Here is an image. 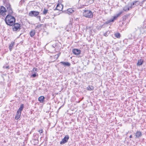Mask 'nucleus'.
I'll use <instances>...</instances> for the list:
<instances>
[{"label": "nucleus", "instance_id": "obj_1", "mask_svg": "<svg viewBox=\"0 0 146 146\" xmlns=\"http://www.w3.org/2000/svg\"><path fill=\"white\" fill-rule=\"evenodd\" d=\"M6 7L7 9V11L6 13H7L8 14L5 18H15L13 15V12L11 7L10 5L9 4H7Z\"/></svg>", "mask_w": 146, "mask_h": 146}, {"label": "nucleus", "instance_id": "obj_2", "mask_svg": "<svg viewBox=\"0 0 146 146\" xmlns=\"http://www.w3.org/2000/svg\"><path fill=\"white\" fill-rule=\"evenodd\" d=\"M139 27L136 26H135L133 27L132 29L133 33L132 35L131 34V36L129 37V39H134L137 36L138 34L137 32Z\"/></svg>", "mask_w": 146, "mask_h": 146}, {"label": "nucleus", "instance_id": "obj_3", "mask_svg": "<svg viewBox=\"0 0 146 146\" xmlns=\"http://www.w3.org/2000/svg\"><path fill=\"white\" fill-rule=\"evenodd\" d=\"M40 12L36 11H31L29 12V15L32 17H37L40 18V16H39Z\"/></svg>", "mask_w": 146, "mask_h": 146}, {"label": "nucleus", "instance_id": "obj_4", "mask_svg": "<svg viewBox=\"0 0 146 146\" xmlns=\"http://www.w3.org/2000/svg\"><path fill=\"white\" fill-rule=\"evenodd\" d=\"M4 21L7 25L11 26L14 24L15 19H4Z\"/></svg>", "mask_w": 146, "mask_h": 146}, {"label": "nucleus", "instance_id": "obj_5", "mask_svg": "<svg viewBox=\"0 0 146 146\" xmlns=\"http://www.w3.org/2000/svg\"><path fill=\"white\" fill-rule=\"evenodd\" d=\"M83 15L85 17L89 18H92L93 15L92 12L88 10L85 11Z\"/></svg>", "mask_w": 146, "mask_h": 146}, {"label": "nucleus", "instance_id": "obj_6", "mask_svg": "<svg viewBox=\"0 0 146 146\" xmlns=\"http://www.w3.org/2000/svg\"><path fill=\"white\" fill-rule=\"evenodd\" d=\"M13 31H19L21 29V25L18 23H15L13 26Z\"/></svg>", "mask_w": 146, "mask_h": 146}, {"label": "nucleus", "instance_id": "obj_7", "mask_svg": "<svg viewBox=\"0 0 146 146\" xmlns=\"http://www.w3.org/2000/svg\"><path fill=\"white\" fill-rule=\"evenodd\" d=\"M6 10L5 8L3 6H1L0 8V15H1L4 17L6 15L5 12H6Z\"/></svg>", "mask_w": 146, "mask_h": 146}, {"label": "nucleus", "instance_id": "obj_8", "mask_svg": "<svg viewBox=\"0 0 146 146\" xmlns=\"http://www.w3.org/2000/svg\"><path fill=\"white\" fill-rule=\"evenodd\" d=\"M69 138V137L68 135H66L64 138L62 139L60 143V144L61 145H63L66 142L68 141V140Z\"/></svg>", "mask_w": 146, "mask_h": 146}, {"label": "nucleus", "instance_id": "obj_9", "mask_svg": "<svg viewBox=\"0 0 146 146\" xmlns=\"http://www.w3.org/2000/svg\"><path fill=\"white\" fill-rule=\"evenodd\" d=\"M72 52L75 55H78L80 54L81 51L79 49H73Z\"/></svg>", "mask_w": 146, "mask_h": 146}, {"label": "nucleus", "instance_id": "obj_10", "mask_svg": "<svg viewBox=\"0 0 146 146\" xmlns=\"http://www.w3.org/2000/svg\"><path fill=\"white\" fill-rule=\"evenodd\" d=\"M139 2L138 1H134L133 2L132 4H131L130 6V9L135 7V6H137L139 5Z\"/></svg>", "mask_w": 146, "mask_h": 146}, {"label": "nucleus", "instance_id": "obj_11", "mask_svg": "<svg viewBox=\"0 0 146 146\" xmlns=\"http://www.w3.org/2000/svg\"><path fill=\"white\" fill-rule=\"evenodd\" d=\"M142 135V133L141 131H137L135 133V137L139 138Z\"/></svg>", "mask_w": 146, "mask_h": 146}, {"label": "nucleus", "instance_id": "obj_12", "mask_svg": "<svg viewBox=\"0 0 146 146\" xmlns=\"http://www.w3.org/2000/svg\"><path fill=\"white\" fill-rule=\"evenodd\" d=\"M62 64L64 66H70V64L68 62H61L60 63Z\"/></svg>", "mask_w": 146, "mask_h": 146}, {"label": "nucleus", "instance_id": "obj_13", "mask_svg": "<svg viewBox=\"0 0 146 146\" xmlns=\"http://www.w3.org/2000/svg\"><path fill=\"white\" fill-rule=\"evenodd\" d=\"M116 19H112L107 21L104 23V24H110L111 23L113 22Z\"/></svg>", "mask_w": 146, "mask_h": 146}, {"label": "nucleus", "instance_id": "obj_14", "mask_svg": "<svg viewBox=\"0 0 146 146\" xmlns=\"http://www.w3.org/2000/svg\"><path fill=\"white\" fill-rule=\"evenodd\" d=\"M15 44L14 42L12 41L11 42V44H10L9 46V50L10 51H11L12 50L13 46Z\"/></svg>", "mask_w": 146, "mask_h": 146}, {"label": "nucleus", "instance_id": "obj_15", "mask_svg": "<svg viewBox=\"0 0 146 146\" xmlns=\"http://www.w3.org/2000/svg\"><path fill=\"white\" fill-rule=\"evenodd\" d=\"M45 98L44 96H42L39 97L38 98V100L41 103H43L44 100Z\"/></svg>", "mask_w": 146, "mask_h": 146}, {"label": "nucleus", "instance_id": "obj_16", "mask_svg": "<svg viewBox=\"0 0 146 146\" xmlns=\"http://www.w3.org/2000/svg\"><path fill=\"white\" fill-rule=\"evenodd\" d=\"M21 114V112L17 111L16 115L15 117V119H18L20 118Z\"/></svg>", "mask_w": 146, "mask_h": 146}, {"label": "nucleus", "instance_id": "obj_17", "mask_svg": "<svg viewBox=\"0 0 146 146\" xmlns=\"http://www.w3.org/2000/svg\"><path fill=\"white\" fill-rule=\"evenodd\" d=\"M143 62V59H140L138 61L137 65V66H140L142 64Z\"/></svg>", "mask_w": 146, "mask_h": 146}, {"label": "nucleus", "instance_id": "obj_18", "mask_svg": "<svg viewBox=\"0 0 146 146\" xmlns=\"http://www.w3.org/2000/svg\"><path fill=\"white\" fill-rule=\"evenodd\" d=\"M63 9V6L62 5H57L56 7V9L57 10H59V11H61Z\"/></svg>", "mask_w": 146, "mask_h": 146}, {"label": "nucleus", "instance_id": "obj_19", "mask_svg": "<svg viewBox=\"0 0 146 146\" xmlns=\"http://www.w3.org/2000/svg\"><path fill=\"white\" fill-rule=\"evenodd\" d=\"M35 33V30H32L30 33V36L31 37H33Z\"/></svg>", "mask_w": 146, "mask_h": 146}, {"label": "nucleus", "instance_id": "obj_20", "mask_svg": "<svg viewBox=\"0 0 146 146\" xmlns=\"http://www.w3.org/2000/svg\"><path fill=\"white\" fill-rule=\"evenodd\" d=\"M94 87L92 86H88L87 88V89L89 91H91L94 90Z\"/></svg>", "mask_w": 146, "mask_h": 146}, {"label": "nucleus", "instance_id": "obj_21", "mask_svg": "<svg viewBox=\"0 0 146 146\" xmlns=\"http://www.w3.org/2000/svg\"><path fill=\"white\" fill-rule=\"evenodd\" d=\"M24 108V106L23 104H21L20 108L18 110V111H19V112H21L22 111V110L23 108Z\"/></svg>", "mask_w": 146, "mask_h": 146}, {"label": "nucleus", "instance_id": "obj_22", "mask_svg": "<svg viewBox=\"0 0 146 146\" xmlns=\"http://www.w3.org/2000/svg\"><path fill=\"white\" fill-rule=\"evenodd\" d=\"M38 69L36 68H34L31 71L32 73H36L37 72Z\"/></svg>", "mask_w": 146, "mask_h": 146}, {"label": "nucleus", "instance_id": "obj_23", "mask_svg": "<svg viewBox=\"0 0 146 146\" xmlns=\"http://www.w3.org/2000/svg\"><path fill=\"white\" fill-rule=\"evenodd\" d=\"M67 11L68 12L69 14H71L74 12V11L72 9H69L67 10Z\"/></svg>", "mask_w": 146, "mask_h": 146}, {"label": "nucleus", "instance_id": "obj_24", "mask_svg": "<svg viewBox=\"0 0 146 146\" xmlns=\"http://www.w3.org/2000/svg\"><path fill=\"white\" fill-rule=\"evenodd\" d=\"M130 8V7H129L128 6H126L123 8V10L125 11H129Z\"/></svg>", "mask_w": 146, "mask_h": 146}, {"label": "nucleus", "instance_id": "obj_25", "mask_svg": "<svg viewBox=\"0 0 146 146\" xmlns=\"http://www.w3.org/2000/svg\"><path fill=\"white\" fill-rule=\"evenodd\" d=\"M122 12L120 11L117 14H116L115 16L113 17V18H117L122 13Z\"/></svg>", "mask_w": 146, "mask_h": 146}, {"label": "nucleus", "instance_id": "obj_26", "mask_svg": "<svg viewBox=\"0 0 146 146\" xmlns=\"http://www.w3.org/2000/svg\"><path fill=\"white\" fill-rule=\"evenodd\" d=\"M114 35L117 38H119L121 37L120 34L119 33H115Z\"/></svg>", "mask_w": 146, "mask_h": 146}, {"label": "nucleus", "instance_id": "obj_27", "mask_svg": "<svg viewBox=\"0 0 146 146\" xmlns=\"http://www.w3.org/2000/svg\"><path fill=\"white\" fill-rule=\"evenodd\" d=\"M48 10L47 9H46L45 8H44L42 11L43 14L45 15L48 13Z\"/></svg>", "mask_w": 146, "mask_h": 146}, {"label": "nucleus", "instance_id": "obj_28", "mask_svg": "<svg viewBox=\"0 0 146 146\" xmlns=\"http://www.w3.org/2000/svg\"><path fill=\"white\" fill-rule=\"evenodd\" d=\"M110 33V31H108L104 34V35L106 37H107L108 36Z\"/></svg>", "mask_w": 146, "mask_h": 146}, {"label": "nucleus", "instance_id": "obj_29", "mask_svg": "<svg viewBox=\"0 0 146 146\" xmlns=\"http://www.w3.org/2000/svg\"><path fill=\"white\" fill-rule=\"evenodd\" d=\"M42 25L41 24H38L35 27L36 29H39L40 27H41V25Z\"/></svg>", "mask_w": 146, "mask_h": 146}, {"label": "nucleus", "instance_id": "obj_30", "mask_svg": "<svg viewBox=\"0 0 146 146\" xmlns=\"http://www.w3.org/2000/svg\"><path fill=\"white\" fill-rule=\"evenodd\" d=\"M37 75H38V74H36V73H33V74L31 76V77L33 78H35L36 76Z\"/></svg>", "mask_w": 146, "mask_h": 146}, {"label": "nucleus", "instance_id": "obj_31", "mask_svg": "<svg viewBox=\"0 0 146 146\" xmlns=\"http://www.w3.org/2000/svg\"><path fill=\"white\" fill-rule=\"evenodd\" d=\"M60 53H59L58 54H57L55 55L54 56V57L57 56L56 57V58H58L59 57V56L60 55Z\"/></svg>", "mask_w": 146, "mask_h": 146}, {"label": "nucleus", "instance_id": "obj_32", "mask_svg": "<svg viewBox=\"0 0 146 146\" xmlns=\"http://www.w3.org/2000/svg\"><path fill=\"white\" fill-rule=\"evenodd\" d=\"M39 20L40 21H41L42 23H43L44 21V19H39Z\"/></svg>", "mask_w": 146, "mask_h": 146}, {"label": "nucleus", "instance_id": "obj_33", "mask_svg": "<svg viewBox=\"0 0 146 146\" xmlns=\"http://www.w3.org/2000/svg\"><path fill=\"white\" fill-rule=\"evenodd\" d=\"M56 44H53L52 46V47L53 48H54V50H55L54 48H55V47L56 46Z\"/></svg>", "mask_w": 146, "mask_h": 146}, {"label": "nucleus", "instance_id": "obj_34", "mask_svg": "<svg viewBox=\"0 0 146 146\" xmlns=\"http://www.w3.org/2000/svg\"><path fill=\"white\" fill-rule=\"evenodd\" d=\"M38 132H39L41 134V133H42L43 132V130L42 129H41V130H40L38 131Z\"/></svg>", "mask_w": 146, "mask_h": 146}, {"label": "nucleus", "instance_id": "obj_35", "mask_svg": "<svg viewBox=\"0 0 146 146\" xmlns=\"http://www.w3.org/2000/svg\"><path fill=\"white\" fill-rule=\"evenodd\" d=\"M143 28L141 26V27H139V29H140V30L141 29H143Z\"/></svg>", "mask_w": 146, "mask_h": 146}, {"label": "nucleus", "instance_id": "obj_36", "mask_svg": "<svg viewBox=\"0 0 146 146\" xmlns=\"http://www.w3.org/2000/svg\"><path fill=\"white\" fill-rule=\"evenodd\" d=\"M56 57L57 56H56V57H54V59L55 60H56L58 58H56Z\"/></svg>", "mask_w": 146, "mask_h": 146}, {"label": "nucleus", "instance_id": "obj_37", "mask_svg": "<svg viewBox=\"0 0 146 146\" xmlns=\"http://www.w3.org/2000/svg\"><path fill=\"white\" fill-rule=\"evenodd\" d=\"M129 138H132V135H130V136H129Z\"/></svg>", "mask_w": 146, "mask_h": 146}]
</instances>
